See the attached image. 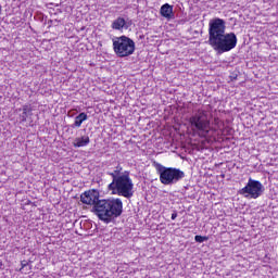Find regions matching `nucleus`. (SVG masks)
I'll list each match as a JSON object with an SVG mask.
<instances>
[{"mask_svg": "<svg viewBox=\"0 0 278 278\" xmlns=\"http://www.w3.org/2000/svg\"><path fill=\"white\" fill-rule=\"evenodd\" d=\"M100 197L101 194L99 193V190L91 189L81 193L80 201L85 205H93L94 207L98 204V202L101 201Z\"/></svg>", "mask_w": 278, "mask_h": 278, "instance_id": "obj_8", "label": "nucleus"}, {"mask_svg": "<svg viewBox=\"0 0 278 278\" xmlns=\"http://www.w3.org/2000/svg\"><path fill=\"white\" fill-rule=\"evenodd\" d=\"M153 166L160 175L161 184L164 186H173V184H177L186 177V173L179 168L166 167L157 162H154Z\"/></svg>", "mask_w": 278, "mask_h": 278, "instance_id": "obj_4", "label": "nucleus"}, {"mask_svg": "<svg viewBox=\"0 0 278 278\" xmlns=\"http://www.w3.org/2000/svg\"><path fill=\"white\" fill-rule=\"evenodd\" d=\"M21 266L20 273L24 275H29V273H31V261H22Z\"/></svg>", "mask_w": 278, "mask_h": 278, "instance_id": "obj_14", "label": "nucleus"}, {"mask_svg": "<svg viewBox=\"0 0 278 278\" xmlns=\"http://www.w3.org/2000/svg\"><path fill=\"white\" fill-rule=\"evenodd\" d=\"M84 121H88V114H86L85 112L80 113L75 117V122L72 125L73 129H75V127H81V123H84Z\"/></svg>", "mask_w": 278, "mask_h": 278, "instance_id": "obj_12", "label": "nucleus"}, {"mask_svg": "<svg viewBox=\"0 0 278 278\" xmlns=\"http://www.w3.org/2000/svg\"><path fill=\"white\" fill-rule=\"evenodd\" d=\"M125 25H127V22L123 17H117L112 23V29H116V30L121 31V29H123V27H125Z\"/></svg>", "mask_w": 278, "mask_h": 278, "instance_id": "obj_13", "label": "nucleus"}, {"mask_svg": "<svg viewBox=\"0 0 278 278\" xmlns=\"http://www.w3.org/2000/svg\"><path fill=\"white\" fill-rule=\"evenodd\" d=\"M175 218H177V211H174L172 214V220H175Z\"/></svg>", "mask_w": 278, "mask_h": 278, "instance_id": "obj_16", "label": "nucleus"}, {"mask_svg": "<svg viewBox=\"0 0 278 278\" xmlns=\"http://www.w3.org/2000/svg\"><path fill=\"white\" fill-rule=\"evenodd\" d=\"M192 131L198 134L200 138H207L210 136V119L203 112H198L189 118Z\"/></svg>", "mask_w": 278, "mask_h": 278, "instance_id": "obj_6", "label": "nucleus"}, {"mask_svg": "<svg viewBox=\"0 0 278 278\" xmlns=\"http://www.w3.org/2000/svg\"><path fill=\"white\" fill-rule=\"evenodd\" d=\"M227 26L225 20L214 18L208 23V45L218 53H227L231 49H236L238 37L233 33H225Z\"/></svg>", "mask_w": 278, "mask_h": 278, "instance_id": "obj_1", "label": "nucleus"}, {"mask_svg": "<svg viewBox=\"0 0 278 278\" xmlns=\"http://www.w3.org/2000/svg\"><path fill=\"white\" fill-rule=\"evenodd\" d=\"M113 50L117 58H129L136 51V42L123 35L113 38Z\"/></svg>", "mask_w": 278, "mask_h": 278, "instance_id": "obj_5", "label": "nucleus"}, {"mask_svg": "<svg viewBox=\"0 0 278 278\" xmlns=\"http://www.w3.org/2000/svg\"><path fill=\"white\" fill-rule=\"evenodd\" d=\"M88 144H90V137L88 136L78 137L74 140L75 148L88 147Z\"/></svg>", "mask_w": 278, "mask_h": 278, "instance_id": "obj_11", "label": "nucleus"}, {"mask_svg": "<svg viewBox=\"0 0 278 278\" xmlns=\"http://www.w3.org/2000/svg\"><path fill=\"white\" fill-rule=\"evenodd\" d=\"M245 199H260L264 194V185L260 180L249 178L245 187L238 191Z\"/></svg>", "mask_w": 278, "mask_h": 278, "instance_id": "obj_7", "label": "nucleus"}, {"mask_svg": "<svg viewBox=\"0 0 278 278\" xmlns=\"http://www.w3.org/2000/svg\"><path fill=\"white\" fill-rule=\"evenodd\" d=\"M1 10H2V8H1V4H0V14H1Z\"/></svg>", "mask_w": 278, "mask_h": 278, "instance_id": "obj_17", "label": "nucleus"}, {"mask_svg": "<svg viewBox=\"0 0 278 278\" xmlns=\"http://www.w3.org/2000/svg\"><path fill=\"white\" fill-rule=\"evenodd\" d=\"M194 240H195V242L202 243V242H207L210 240V238L205 237V236L197 235L194 237Z\"/></svg>", "mask_w": 278, "mask_h": 278, "instance_id": "obj_15", "label": "nucleus"}, {"mask_svg": "<svg viewBox=\"0 0 278 278\" xmlns=\"http://www.w3.org/2000/svg\"><path fill=\"white\" fill-rule=\"evenodd\" d=\"M161 15L167 21L175 18V13H173V5L165 3L161 7Z\"/></svg>", "mask_w": 278, "mask_h": 278, "instance_id": "obj_9", "label": "nucleus"}, {"mask_svg": "<svg viewBox=\"0 0 278 278\" xmlns=\"http://www.w3.org/2000/svg\"><path fill=\"white\" fill-rule=\"evenodd\" d=\"M106 175L112 177V182L108 186L111 194H118V197H124L125 199L134 197V180L129 176V170L123 172V167L117 165L113 172H108Z\"/></svg>", "mask_w": 278, "mask_h": 278, "instance_id": "obj_2", "label": "nucleus"}, {"mask_svg": "<svg viewBox=\"0 0 278 278\" xmlns=\"http://www.w3.org/2000/svg\"><path fill=\"white\" fill-rule=\"evenodd\" d=\"M22 111V114H20V123H26L28 116H31V106L25 104L22 109H20V112Z\"/></svg>", "mask_w": 278, "mask_h": 278, "instance_id": "obj_10", "label": "nucleus"}, {"mask_svg": "<svg viewBox=\"0 0 278 278\" xmlns=\"http://www.w3.org/2000/svg\"><path fill=\"white\" fill-rule=\"evenodd\" d=\"M91 212H93L102 223L110 224L114 218H118V216L123 214V200L118 198L102 199L96 206H92Z\"/></svg>", "mask_w": 278, "mask_h": 278, "instance_id": "obj_3", "label": "nucleus"}]
</instances>
